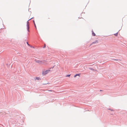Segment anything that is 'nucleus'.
<instances>
[{
	"mask_svg": "<svg viewBox=\"0 0 127 127\" xmlns=\"http://www.w3.org/2000/svg\"><path fill=\"white\" fill-rule=\"evenodd\" d=\"M42 65H43L46 66L48 65L49 64L48 62L47 61L45 60H42Z\"/></svg>",
	"mask_w": 127,
	"mask_h": 127,
	"instance_id": "1",
	"label": "nucleus"
},
{
	"mask_svg": "<svg viewBox=\"0 0 127 127\" xmlns=\"http://www.w3.org/2000/svg\"><path fill=\"white\" fill-rule=\"evenodd\" d=\"M35 61L36 63L40 65H42V61L35 60Z\"/></svg>",
	"mask_w": 127,
	"mask_h": 127,
	"instance_id": "2",
	"label": "nucleus"
},
{
	"mask_svg": "<svg viewBox=\"0 0 127 127\" xmlns=\"http://www.w3.org/2000/svg\"><path fill=\"white\" fill-rule=\"evenodd\" d=\"M50 71V70H47L43 72L42 74L43 75H45L47 74Z\"/></svg>",
	"mask_w": 127,
	"mask_h": 127,
	"instance_id": "3",
	"label": "nucleus"
},
{
	"mask_svg": "<svg viewBox=\"0 0 127 127\" xmlns=\"http://www.w3.org/2000/svg\"><path fill=\"white\" fill-rule=\"evenodd\" d=\"M27 28L28 30V31L29 32V25L28 24V22H27Z\"/></svg>",
	"mask_w": 127,
	"mask_h": 127,
	"instance_id": "4",
	"label": "nucleus"
},
{
	"mask_svg": "<svg viewBox=\"0 0 127 127\" xmlns=\"http://www.w3.org/2000/svg\"><path fill=\"white\" fill-rule=\"evenodd\" d=\"M80 73L76 74L74 76V77H75L77 76H80Z\"/></svg>",
	"mask_w": 127,
	"mask_h": 127,
	"instance_id": "5",
	"label": "nucleus"
},
{
	"mask_svg": "<svg viewBox=\"0 0 127 127\" xmlns=\"http://www.w3.org/2000/svg\"><path fill=\"white\" fill-rule=\"evenodd\" d=\"M98 43V41L97 40H96L95 41V42H94L92 43V44H94L95 43Z\"/></svg>",
	"mask_w": 127,
	"mask_h": 127,
	"instance_id": "6",
	"label": "nucleus"
},
{
	"mask_svg": "<svg viewBox=\"0 0 127 127\" xmlns=\"http://www.w3.org/2000/svg\"><path fill=\"white\" fill-rule=\"evenodd\" d=\"M92 35L94 36H95V34L93 32Z\"/></svg>",
	"mask_w": 127,
	"mask_h": 127,
	"instance_id": "7",
	"label": "nucleus"
},
{
	"mask_svg": "<svg viewBox=\"0 0 127 127\" xmlns=\"http://www.w3.org/2000/svg\"><path fill=\"white\" fill-rule=\"evenodd\" d=\"M114 35L116 36H117L118 35V33H115L114 34Z\"/></svg>",
	"mask_w": 127,
	"mask_h": 127,
	"instance_id": "8",
	"label": "nucleus"
},
{
	"mask_svg": "<svg viewBox=\"0 0 127 127\" xmlns=\"http://www.w3.org/2000/svg\"><path fill=\"white\" fill-rule=\"evenodd\" d=\"M70 74L67 75H66V77H69L70 76Z\"/></svg>",
	"mask_w": 127,
	"mask_h": 127,
	"instance_id": "9",
	"label": "nucleus"
},
{
	"mask_svg": "<svg viewBox=\"0 0 127 127\" xmlns=\"http://www.w3.org/2000/svg\"><path fill=\"white\" fill-rule=\"evenodd\" d=\"M109 109L111 111H114L113 110V109Z\"/></svg>",
	"mask_w": 127,
	"mask_h": 127,
	"instance_id": "10",
	"label": "nucleus"
},
{
	"mask_svg": "<svg viewBox=\"0 0 127 127\" xmlns=\"http://www.w3.org/2000/svg\"><path fill=\"white\" fill-rule=\"evenodd\" d=\"M49 91H50V92H52L53 91L52 90H48Z\"/></svg>",
	"mask_w": 127,
	"mask_h": 127,
	"instance_id": "11",
	"label": "nucleus"
},
{
	"mask_svg": "<svg viewBox=\"0 0 127 127\" xmlns=\"http://www.w3.org/2000/svg\"><path fill=\"white\" fill-rule=\"evenodd\" d=\"M27 44L29 46V45L28 44V42H27Z\"/></svg>",
	"mask_w": 127,
	"mask_h": 127,
	"instance_id": "12",
	"label": "nucleus"
},
{
	"mask_svg": "<svg viewBox=\"0 0 127 127\" xmlns=\"http://www.w3.org/2000/svg\"><path fill=\"white\" fill-rule=\"evenodd\" d=\"M34 25L35 26H36V25H35V23H34Z\"/></svg>",
	"mask_w": 127,
	"mask_h": 127,
	"instance_id": "13",
	"label": "nucleus"
},
{
	"mask_svg": "<svg viewBox=\"0 0 127 127\" xmlns=\"http://www.w3.org/2000/svg\"><path fill=\"white\" fill-rule=\"evenodd\" d=\"M35 27L36 28V26H35Z\"/></svg>",
	"mask_w": 127,
	"mask_h": 127,
	"instance_id": "14",
	"label": "nucleus"
},
{
	"mask_svg": "<svg viewBox=\"0 0 127 127\" xmlns=\"http://www.w3.org/2000/svg\"><path fill=\"white\" fill-rule=\"evenodd\" d=\"M45 47V46L44 47V48Z\"/></svg>",
	"mask_w": 127,
	"mask_h": 127,
	"instance_id": "15",
	"label": "nucleus"
}]
</instances>
